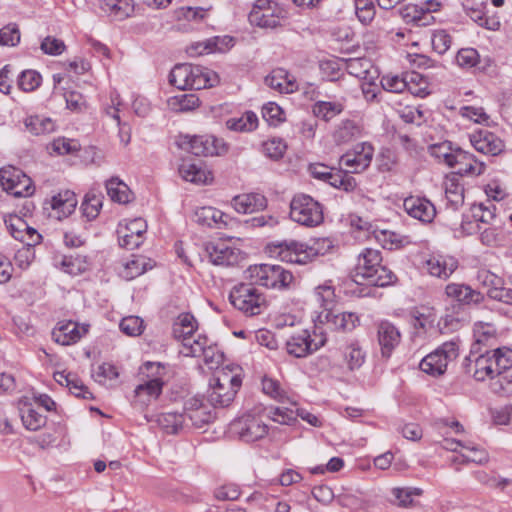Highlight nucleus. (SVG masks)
<instances>
[{"instance_id": "nucleus-63", "label": "nucleus", "mask_w": 512, "mask_h": 512, "mask_svg": "<svg viewBox=\"0 0 512 512\" xmlns=\"http://www.w3.org/2000/svg\"><path fill=\"white\" fill-rule=\"evenodd\" d=\"M220 41L219 37H215L212 39H208L204 42H199L191 45L187 52L190 56H199L203 55L205 53H211L216 50H221L220 47H218V42Z\"/></svg>"}, {"instance_id": "nucleus-35", "label": "nucleus", "mask_w": 512, "mask_h": 512, "mask_svg": "<svg viewBox=\"0 0 512 512\" xmlns=\"http://www.w3.org/2000/svg\"><path fill=\"white\" fill-rule=\"evenodd\" d=\"M265 83L281 93H292L297 90V83L284 69H275L265 78Z\"/></svg>"}, {"instance_id": "nucleus-41", "label": "nucleus", "mask_w": 512, "mask_h": 512, "mask_svg": "<svg viewBox=\"0 0 512 512\" xmlns=\"http://www.w3.org/2000/svg\"><path fill=\"white\" fill-rule=\"evenodd\" d=\"M258 117L252 111H246L240 117H232L226 121V127L236 132H251L258 127Z\"/></svg>"}, {"instance_id": "nucleus-5", "label": "nucleus", "mask_w": 512, "mask_h": 512, "mask_svg": "<svg viewBox=\"0 0 512 512\" xmlns=\"http://www.w3.org/2000/svg\"><path fill=\"white\" fill-rule=\"evenodd\" d=\"M246 278L252 284L272 289H286L293 282L290 271L280 265L259 264L246 270Z\"/></svg>"}, {"instance_id": "nucleus-60", "label": "nucleus", "mask_w": 512, "mask_h": 512, "mask_svg": "<svg viewBox=\"0 0 512 512\" xmlns=\"http://www.w3.org/2000/svg\"><path fill=\"white\" fill-rule=\"evenodd\" d=\"M80 144L77 140L68 138H57L52 142V149L59 155L74 154L80 150Z\"/></svg>"}, {"instance_id": "nucleus-42", "label": "nucleus", "mask_w": 512, "mask_h": 512, "mask_svg": "<svg viewBox=\"0 0 512 512\" xmlns=\"http://www.w3.org/2000/svg\"><path fill=\"white\" fill-rule=\"evenodd\" d=\"M447 203L456 210L464 202V189L455 176L447 178L444 182Z\"/></svg>"}, {"instance_id": "nucleus-49", "label": "nucleus", "mask_w": 512, "mask_h": 512, "mask_svg": "<svg viewBox=\"0 0 512 512\" xmlns=\"http://www.w3.org/2000/svg\"><path fill=\"white\" fill-rule=\"evenodd\" d=\"M495 205L489 203L485 205L483 203L474 205L472 208V218H474L478 224L482 225H496L497 216L495 213Z\"/></svg>"}, {"instance_id": "nucleus-2", "label": "nucleus", "mask_w": 512, "mask_h": 512, "mask_svg": "<svg viewBox=\"0 0 512 512\" xmlns=\"http://www.w3.org/2000/svg\"><path fill=\"white\" fill-rule=\"evenodd\" d=\"M218 81L214 71L187 63L176 65L169 75V82L180 90L213 87Z\"/></svg>"}, {"instance_id": "nucleus-44", "label": "nucleus", "mask_w": 512, "mask_h": 512, "mask_svg": "<svg viewBox=\"0 0 512 512\" xmlns=\"http://www.w3.org/2000/svg\"><path fill=\"white\" fill-rule=\"evenodd\" d=\"M107 194L112 201L121 204L128 203L130 201V189L129 187L117 177H112L106 181Z\"/></svg>"}, {"instance_id": "nucleus-52", "label": "nucleus", "mask_w": 512, "mask_h": 512, "mask_svg": "<svg viewBox=\"0 0 512 512\" xmlns=\"http://www.w3.org/2000/svg\"><path fill=\"white\" fill-rule=\"evenodd\" d=\"M497 375L512 367V350L508 348L495 349L491 354Z\"/></svg>"}, {"instance_id": "nucleus-8", "label": "nucleus", "mask_w": 512, "mask_h": 512, "mask_svg": "<svg viewBox=\"0 0 512 512\" xmlns=\"http://www.w3.org/2000/svg\"><path fill=\"white\" fill-rule=\"evenodd\" d=\"M290 218L306 227L318 226L324 219L322 205L309 195H296L290 203Z\"/></svg>"}, {"instance_id": "nucleus-18", "label": "nucleus", "mask_w": 512, "mask_h": 512, "mask_svg": "<svg viewBox=\"0 0 512 512\" xmlns=\"http://www.w3.org/2000/svg\"><path fill=\"white\" fill-rule=\"evenodd\" d=\"M17 407L20 416H39V410L44 412H57L56 403L46 394L25 395L18 400Z\"/></svg>"}, {"instance_id": "nucleus-38", "label": "nucleus", "mask_w": 512, "mask_h": 512, "mask_svg": "<svg viewBox=\"0 0 512 512\" xmlns=\"http://www.w3.org/2000/svg\"><path fill=\"white\" fill-rule=\"evenodd\" d=\"M139 375L141 380L157 384L163 388L166 382L167 369L160 362H146L140 367Z\"/></svg>"}, {"instance_id": "nucleus-47", "label": "nucleus", "mask_w": 512, "mask_h": 512, "mask_svg": "<svg viewBox=\"0 0 512 512\" xmlns=\"http://www.w3.org/2000/svg\"><path fill=\"white\" fill-rule=\"evenodd\" d=\"M168 107L175 112H185L199 106V98L195 94H180L170 97Z\"/></svg>"}, {"instance_id": "nucleus-4", "label": "nucleus", "mask_w": 512, "mask_h": 512, "mask_svg": "<svg viewBox=\"0 0 512 512\" xmlns=\"http://www.w3.org/2000/svg\"><path fill=\"white\" fill-rule=\"evenodd\" d=\"M288 19V11L276 0H255L248 14L251 25L262 29H277Z\"/></svg>"}, {"instance_id": "nucleus-54", "label": "nucleus", "mask_w": 512, "mask_h": 512, "mask_svg": "<svg viewBox=\"0 0 512 512\" xmlns=\"http://www.w3.org/2000/svg\"><path fill=\"white\" fill-rule=\"evenodd\" d=\"M473 332L478 344H488L496 337V328L491 323L478 322L474 325Z\"/></svg>"}, {"instance_id": "nucleus-13", "label": "nucleus", "mask_w": 512, "mask_h": 512, "mask_svg": "<svg viewBox=\"0 0 512 512\" xmlns=\"http://www.w3.org/2000/svg\"><path fill=\"white\" fill-rule=\"evenodd\" d=\"M208 338L198 335L193 341L186 340L185 350H181L184 356L202 357L206 364L218 366L224 358L217 346L209 344Z\"/></svg>"}, {"instance_id": "nucleus-12", "label": "nucleus", "mask_w": 512, "mask_h": 512, "mask_svg": "<svg viewBox=\"0 0 512 512\" xmlns=\"http://www.w3.org/2000/svg\"><path fill=\"white\" fill-rule=\"evenodd\" d=\"M228 432L242 441L253 442L267 434L268 426L261 418H234L228 424Z\"/></svg>"}, {"instance_id": "nucleus-36", "label": "nucleus", "mask_w": 512, "mask_h": 512, "mask_svg": "<svg viewBox=\"0 0 512 512\" xmlns=\"http://www.w3.org/2000/svg\"><path fill=\"white\" fill-rule=\"evenodd\" d=\"M101 9L115 20H124L134 12L133 0H100Z\"/></svg>"}, {"instance_id": "nucleus-40", "label": "nucleus", "mask_w": 512, "mask_h": 512, "mask_svg": "<svg viewBox=\"0 0 512 512\" xmlns=\"http://www.w3.org/2000/svg\"><path fill=\"white\" fill-rule=\"evenodd\" d=\"M446 295L459 303L469 304L480 300V293L472 290L469 286L458 283H451L446 286Z\"/></svg>"}, {"instance_id": "nucleus-34", "label": "nucleus", "mask_w": 512, "mask_h": 512, "mask_svg": "<svg viewBox=\"0 0 512 512\" xmlns=\"http://www.w3.org/2000/svg\"><path fill=\"white\" fill-rule=\"evenodd\" d=\"M207 252L211 261L216 265L229 266L235 264L238 260L237 251L224 242L208 245Z\"/></svg>"}, {"instance_id": "nucleus-53", "label": "nucleus", "mask_w": 512, "mask_h": 512, "mask_svg": "<svg viewBox=\"0 0 512 512\" xmlns=\"http://www.w3.org/2000/svg\"><path fill=\"white\" fill-rule=\"evenodd\" d=\"M371 67V62L366 58H353L346 62L348 73L357 78H367Z\"/></svg>"}, {"instance_id": "nucleus-20", "label": "nucleus", "mask_w": 512, "mask_h": 512, "mask_svg": "<svg viewBox=\"0 0 512 512\" xmlns=\"http://www.w3.org/2000/svg\"><path fill=\"white\" fill-rule=\"evenodd\" d=\"M88 332V325H79L73 321H62L52 331V338L61 345L78 342Z\"/></svg>"}, {"instance_id": "nucleus-27", "label": "nucleus", "mask_w": 512, "mask_h": 512, "mask_svg": "<svg viewBox=\"0 0 512 512\" xmlns=\"http://www.w3.org/2000/svg\"><path fill=\"white\" fill-rule=\"evenodd\" d=\"M363 128L360 123L351 120H341L332 132V138L335 144H347L359 137H361Z\"/></svg>"}, {"instance_id": "nucleus-50", "label": "nucleus", "mask_w": 512, "mask_h": 512, "mask_svg": "<svg viewBox=\"0 0 512 512\" xmlns=\"http://www.w3.org/2000/svg\"><path fill=\"white\" fill-rule=\"evenodd\" d=\"M456 153V148L452 147L450 142H442L430 146V154L445 163L448 167H452V161Z\"/></svg>"}, {"instance_id": "nucleus-6", "label": "nucleus", "mask_w": 512, "mask_h": 512, "mask_svg": "<svg viewBox=\"0 0 512 512\" xmlns=\"http://www.w3.org/2000/svg\"><path fill=\"white\" fill-rule=\"evenodd\" d=\"M254 285L252 282L242 283L234 287L229 295L231 304L246 316L259 315L268 306L266 296Z\"/></svg>"}, {"instance_id": "nucleus-17", "label": "nucleus", "mask_w": 512, "mask_h": 512, "mask_svg": "<svg viewBox=\"0 0 512 512\" xmlns=\"http://www.w3.org/2000/svg\"><path fill=\"white\" fill-rule=\"evenodd\" d=\"M147 225L142 218H136L123 226L120 224L117 230L120 246L132 250L140 246Z\"/></svg>"}, {"instance_id": "nucleus-14", "label": "nucleus", "mask_w": 512, "mask_h": 512, "mask_svg": "<svg viewBox=\"0 0 512 512\" xmlns=\"http://www.w3.org/2000/svg\"><path fill=\"white\" fill-rule=\"evenodd\" d=\"M374 148L369 142L356 144L340 158V164L351 173H360L366 170L373 159Z\"/></svg>"}, {"instance_id": "nucleus-21", "label": "nucleus", "mask_w": 512, "mask_h": 512, "mask_svg": "<svg viewBox=\"0 0 512 512\" xmlns=\"http://www.w3.org/2000/svg\"><path fill=\"white\" fill-rule=\"evenodd\" d=\"M5 222L10 234L24 246H35L40 243L42 236L21 217L10 216Z\"/></svg>"}, {"instance_id": "nucleus-39", "label": "nucleus", "mask_w": 512, "mask_h": 512, "mask_svg": "<svg viewBox=\"0 0 512 512\" xmlns=\"http://www.w3.org/2000/svg\"><path fill=\"white\" fill-rule=\"evenodd\" d=\"M239 389L211 384L208 400L214 407H227L234 400Z\"/></svg>"}, {"instance_id": "nucleus-31", "label": "nucleus", "mask_w": 512, "mask_h": 512, "mask_svg": "<svg viewBox=\"0 0 512 512\" xmlns=\"http://www.w3.org/2000/svg\"><path fill=\"white\" fill-rule=\"evenodd\" d=\"M241 367L236 364H228L221 368L217 367L214 378L211 384H217L223 386H229L236 389H240L242 384L241 378Z\"/></svg>"}, {"instance_id": "nucleus-64", "label": "nucleus", "mask_w": 512, "mask_h": 512, "mask_svg": "<svg viewBox=\"0 0 512 512\" xmlns=\"http://www.w3.org/2000/svg\"><path fill=\"white\" fill-rule=\"evenodd\" d=\"M431 42L438 54H444L450 48L452 38L445 30H437L433 33Z\"/></svg>"}, {"instance_id": "nucleus-7", "label": "nucleus", "mask_w": 512, "mask_h": 512, "mask_svg": "<svg viewBox=\"0 0 512 512\" xmlns=\"http://www.w3.org/2000/svg\"><path fill=\"white\" fill-rule=\"evenodd\" d=\"M459 355V344L456 340L443 343L433 352L426 355L420 362L419 368L424 373L433 377L443 375L448 364L454 361Z\"/></svg>"}, {"instance_id": "nucleus-56", "label": "nucleus", "mask_w": 512, "mask_h": 512, "mask_svg": "<svg viewBox=\"0 0 512 512\" xmlns=\"http://www.w3.org/2000/svg\"><path fill=\"white\" fill-rule=\"evenodd\" d=\"M344 357L350 370L360 368L365 361V354L357 344L349 345L345 350Z\"/></svg>"}, {"instance_id": "nucleus-15", "label": "nucleus", "mask_w": 512, "mask_h": 512, "mask_svg": "<svg viewBox=\"0 0 512 512\" xmlns=\"http://www.w3.org/2000/svg\"><path fill=\"white\" fill-rule=\"evenodd\" d=\"M181 146H184L189 152L196 156L219 155L224 150L222 141L212 135H186L183 137Z\"/></svg>"}, {"instance_id": "nucleus-19", "label": "nucleus", "mask_w": 512, "mask_h": 512, "mask_svg": "<svg viewBox=\"0 0 512 512\" xmlns=\"http://www.w3.org/2000/svg\"><path fill=\"white\" fill-rule=\"evenodd\" d=\"M472 146L478 152L496 156L504 150V142L487 129H480L469 136Z\"/></svg>"}, {"instance_id": "nucleus-26", "label": "nucleus", "mask_w": 512, "mask_h": 512, "mask_svg": "<svg viewBox=\"0 0 512 512\" xmlns=\"http://www.w3.org/2000/svg\"><path fill=\"white\" fill-rule=\"evenodd\" d=\"M179 173L184 180L195 184H209L213 180L212 173L201 161H184L179 167Z\"/></svg>"}, {"instance_id": "nucleus-45", "label": "nucleus", "mask_w": 512, "mask_h": 512, "mask_svg": "<svg viewBox=\"0 0 512 512\" xmlns=\"http://www.w3.org/2000/svg\"><path fill=\"white\" fill-rule=\"evenodd\" d=\"M343 109L342 103L330 101H317L312 106L313 114L326 122L339 115Z\"/></svg>"}, {"instance_id": "nucleus-43", "label": "nucleus", "mask_w": 512, "mask_h": 512, "mask_svg": "<svg viewBox=\"0 0 512 512\" xmlns=\"http://www.w3.org/2000/svg\"><path fill=\"white\" fill-rule=\"evenodd\" d=\"M103 204V195L95 190L89 191L81 204L83 215L88 220H94L100 213Z\"/></svg>"}, {"instance_id": "nucleus-1", "label": "nucleus", "mask_w": 512, "mask_h": 512, "mask_svg": "<svg viewBox=\"0 0 512 512\" xmlns=\"http://www.w3.org/2000/svg\"><path fill=\"white\" fill-rule=\"evenodd\" d=\"M332 247L327 238L313 239L310 243L294 240L269 244L267 249L270 256L281 261L294 264H307L320 255H325Z\"/></svg>"}, {"instance_id": "nucleus-32", "label": "nucleus", "mask_w": 512, "mask_h": 512, "mask_svg": "<svg viewBox=\"0 0 512 512\" xmlns=\"http://www.w3.org/2000/svg\"><path fill=\"white\" fill-rule=\"evenodd\" d=\"M141 381L142 382L135 387L133 404L144 408L159 398L163 388L145 380Z\"/></svg>"}, {"instance_id": "nucleus-24", "label": "nucleus", "mask_w": 512, "mask_h": 512, "mask_svg": "<svg viewBox=\"0 0 512 512\" xmlns=\"http://www.w3.org/2000/svg\"><path fill=\"white\" fill-rule=\"evenodd\" d=\"M466 361L469 362L466 365L467 371L472 373L477 381H484L487 378L493 379L498 376L493 364V357L489 352L477 356L474 360L469 357Z\"/></svg>"}, {"instance_id": "nucleus-62", "label": "nucleus", "mask_w": 512, "mask_h": 512, "mask_svg": "<svg viewBox=\"0 0 512 512\" xmlns=\"http://www.w3.org/2000/svg\"><path fill=\"white\" fill-rule=\"evenodd\" d=\"M479 53L474 48L460 49L456 56V61L463 68H472L479 63Z\"/></svg>"}, {"instance_id": "nucleus-57", "label": "nucleus", "mask_w": 512, "mask_h": 512, "mask_svg": "<svg viewBox=\"0 0 512 512\" xmlns=\"http://www.w3.org/2000/svg\"><path fill=\"white\" fill-rule=\"evenodd\" d=\"M262 116L271 125H278L285 121V112L274 102H268L262 107Z\"/></svg>"}, {"instance_id": "nucleus-23", "label": "nucleus", "mask_w": 512, "mask_h": 512, "mask_svg": "<svg viewBox=\"0 0 512 512\" xmlns=\"http://www.w3.org/2000/svg\"><path fill=\"white\" fill-rule=\"evenodd\" d=\"M451 168H457V173L460 175H481L485 170V165L478 161L473 154L456 148Z\"/></svg>"}, {"instance_id": "nucleus-30", "label": "nucleus", "mask_w": 512, "mask_h": 512, "mask_svg": "<svg viewBox=\"0 0 512 512\" xmlns=\"http://www.w3.org/2000/svg\"><path fill=\"white\" fill-rule=\"evenodd\" d=\"M458 262L453 257L431 256L426 261V269L430 275L446 279L457 268Z\"/></svg>"}, {"instance_id": "nucleus-59", "label": "nucleus", "mask_w": 512, "mask_h": 512, "mask_svg": "<svg viewBox=\"0 0 512 512\" xmlns=\"http://www.w3.org/2000/svg\"><path fill=\"white\" fill-rule=\"evenodd\" d=\"M314 296L316 302L323 307V310L331 309L330 306L335 299L334 288L327 283L319 285L315 288Z\"/></svg>"}, {"instance_id": "nucleus-28", "label": "nucleus", "mask_w": 512, "mask_h": 512, "mask_svg": "<svg viewBox=\"0 0 512 512\" xmlns=\"http://www.w3.org/2000/svg\"><path fill=\"white\" fill-rule=\"evenodd\" d=\"M231 204L238 213L248 214L263 210L267 205V200L262 194L248 193L235 196Z\"/></svg>"}, {"instance_id": "nucleus-16", "label": "nucleus", "mask_w": 512, "mask_h": 512, "mask_svg": "<svg viewBox=\"0 0 512 512\" xmlns=\"http://www.w3.org/2000/svg\"><path fill=\"white\" fill-rule=\"evenodd\" d=\"M317 322L325 324L331 330L350 332L359 325V317L353 312H334L331 309L322 310L317 316Z\"/></svg>"}, {"instance_id": "nucleus-33", "label": "nucleus", "mask_w": 512, "mask_h": 512, "mask_svg": "<svg viewBox=\"0 0 512 512\" xmlns=\"http://www.w3.org/2000/svg\"><path fill=\"white\" fill-rule=\"evenodd\" d=\"M194 218L202 226L222 228L227 226L228 215L214 207H201L195 211Z\"/></svg>"}, {"instance_id": "nucleus-22", "label": "nucleus", "mask_w": 512, "mask_h": 512, "mask_svg": "<svg viewBox=\"0 0 512 512\" xmlns=\"http://www.w3.org/2000/svg\"><path fill=\"white\" fill-rule=\"evenodd\" d=\"M377 339L381 355L385 358H389L394 349L401 342V333L391 322L381 321L377 326Z\"/></svg>"}, {"instance_id": "nucleus-51", "label": "nucleus", "mask_w": 512, "mask_h": 512, "mask_svg": "<svg viewBox=\"0 0 512 512\" xmlns=\"http://www.w3.org/2000/svg\"><path fill=\"white\" fill-rule=\"evenodd\" d=\"M148 261L146 258L139 256L128 261L121 272L126 280L134 279L142 275L148 269Z\"/></svg>"}, {"instance_id": "nucleus-55", "label": "nucleus", "mask_w": 512, "mask_h": 512, "mask_svg": "<svg viewBox=\"0 0 512 512\" xmlns=\"http://www.w3.org/2000/svg\"><path fill=\"white\" fill-rule=\"evenodd\" d=\"M42 77L35 70H25L18 78V86L25 92H31L37 89L41 84Z\"/></svg>"}, {"instance_id": "nucleus-61", "label": "nucleus", "mask_w": 512, "mask_h": 512, "mask_svg": "<svg viewBox=\"0 0 512 512\" xmlns=\"http://www.w3.org/2000/svg\"><path fill=\"white\" fill-rule=\"evenodd\" d=\"M263 153L272 159H279L286 150L285 142L280 138H272L265 141L262 145Z\"/></svg>"}, {"instance_id": "nucleus-29", "label": "nucleus", "mask_w": 512, "mask_h": 512, "mask_svg": "<svg viewBox=\"0 0 512 512\" xmlns=\"http://www.w3.org/2000/svg\"><path fill=\"white\" fill-rule=\"evenodd\" d=\"M197 329V322L190 313H182L173 323V335L182 341V350H185L186 340L193 341V334Z\"/></svg>"}, {"instance_id": "nucleus-3", "label": "nucleus", "mask_w": 512, "mask_h": 512, "mask_svg": "<svg viewBox=\"0 0 512 512\" xmlns=\"http://www.w3.org/2000/svg\"><path fill=\"white\" fill-rule=\"evenodd\" d=\"M382 257L379 250L365 249L358 258L356 278H361L368 285L384 287L393 283L395 275L381 264ZM358 282V279H356Z\"/></svg>"}, {"instance_id": "nucleus-37", "label": "nucleus", "mask_w": 512, "mask_h": 512, "mask_svg": "<svg viewBox=\"0 0 512 512\" xmlns=\"http://www.w3.org/2000/svg\"><path fill=\"white\" fill-rule=\"evenodd\" d=\"M76 205V195L70 190L59 192L51 199V208L58 214V218L70 215L75 210Z\"/></svg>"}, {"instance_id": "nucleus-46", "label": "nucleus", "mask_w": 512, "mask_h": 512, "mask_svg": "<svg viewBox=\"0 0 512 512\" xmlns=\"http://www.w3.org/2000/svg\"><path fill=\"white\" fill-rule=\"evenodd\" d=\"M152 420L167 435H176L189 430L185 418H152Z\"/></svg>"}, {"instance_id": "nucleus-48", "label": "nucleus", "mask_w": 512, "mask_h": 512, "mask_svg": "<svg viewBox=\"0 0 512 512\" xmlns=\"http://www.w3.org/2000/svg\"><path fill=\"white\" fill-rule=\"evenodd\" d=\"M26 128L34 135L48 134L54 131L55 124L52 119L34 115L25 120Z\"/></svg>"}, {"instance_id": "nucleus-10", "label": "nucleus", "mask_w": 512, "mask_h": 512, "mask_svg": "<svg viewBox=\"0 0 512 512\" xmlns=\"http://www.w3.org/2000/svg\"><path fill=\"white\" fill-rule=\"evenodd\" d=\"M325 342L326 337L323 332H320L319 335L314 332V338H311L310 332L307 329H302L287 339L286 350L291 356L303 358L320 349Z\"/></svg>"}, {"instance_id": "nucleus-11", "label": "nucleus", "mask_w": 512, "mask_h": 512, "mask_svg": "<svg viewBox=\"0 0 512 512\" xmlns=\"http://www.w3.org/2000/svg\"><path fill=\"white\" fill-rule=\"evenodd\" d=\"M0 183L7 193L15 197H27L34 192L31 179L23 171L12 166L0 170Z\"/></svg>"}, {"instance_id": "nucleus-9", "label": "nucleus", "mask_w": 512, "mask_h": 512, "mask_svg": "<svg viewBox=\"0 0 512 512\" xmlns=\"http://www.w3.org/2000/svg\"><path fill=\"white\" fill-rule=\"evenodd\" d=\"M382 87L394 93L408 90L411 94L425 97L429 94L427 82L418 73H409L401 77L398 75H385L381 79Z\"/></svg>"}, {"instance_id": "nucleus-25", "label": "nucleus", "mask_w": 512, "mask_h": 512, "mask_svg": "<svg viewBox=\"0 0 512 512\" xmlns=\"http://www.w3.org/2000/svg\"><path fill=\"white\" fill-rule=\"evenodd\" d=\"M405 211L413 218L430 222L435 216L434 205L424 198L409 197L403 203Z\"/></svg>"}, {"instance_id": "nucleus-58", "label": "nucleus", "mask_w": 512, "mask_h": 512, "mask_svg": "<svg viewBox=\"0 0 512 512\" xmlns=\"http://www.w3.org/2000/svg\"><path fill=\"white\" fill-rule=\"evenodd\" d=\"M120 330L127 336H139L144 329L143 320L138 316L124 317L120 324Z\"/></svg>"}]
</instances>
